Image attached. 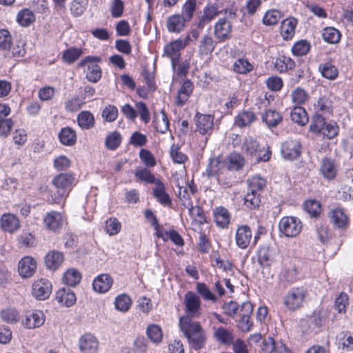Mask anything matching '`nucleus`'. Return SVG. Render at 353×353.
<instances>
[{
  "label": "nucleus",
  "instance_id": "1",
  "mask_svg": "<svg viewBox=\"0 0 353 353\" xmlns=\"http://www.w3.org/2000/svg\"><path fill=\"white\" fill-rule=\"evenodd\" d=\"M179 325L192 348L199 350L205 347L207 336L200 322L193 321L188 316H183L179 319Z\"/></svg>",
  "mask_w": 353,
  "mask_h": 353
},
{
  "label": "nucleus",
  "instance_id": "2",
  "mask_svg": "<svg viewBox=\"0 0 353 353\" xmlns=\"http://www.w3.org/2000/svg\"><path fill=\"white\" fill-rule=\"evenodd\" d=\"M237 8L233 1L224 8V17L219 18L214 25V35L219 43L230 39L232 30V21L237 17Z\"/></svg>",
  "mask_w": 353,
  "mask_h": 353
},
{
  "label": "nucleus",
  "instance_id": "3",
  "mask_svg": "<svg viewBox=\"0 0 353 353\" xmlns=\"http://www.w3.org/2000/svg\"><path fill=\"white\" fill-rule=\"evenodd\" d=\"M75 174L72 172H60L55 175L52 184L56 188L57 192L51 195L50 200L51 203H59L64 196H67L74 185Z\"/></svg>",
  "mask_w": 353,
  "mask_h": 353
},
{
  "label": "nucleus",
  "instance_id": "4",
  "mask_svg": "<svg viewBox=\"0 0 353 353\" xmlns=\"http://www.w3.org/2000/svg\"><path fill=\"white\" fill-rule=\"evenodd\" d=\"M307 290L303 286L290 288L283 298V305L290 311L294 312L304 305Z\"/></svg>",
  "mask_w": 353,
  "mask_h": 353
},
{
  "label": "nucleus",
  "instance_id": "5",
  "mask_svg": "<svg viewBox=\"0 0 353 353\" xmlns=\"http://www.w3.org/2000/svg\"><path fill=\"white\" fill-rule=\"evenodd\" d=\"M309 131L316 135H322L323 138L331 140L339 133V126L334 121H327V119L321 122H311Z\"/></svg>",
  "mask_w": 353,
  "mask_h": 353
},
{
  "label": "nucleus",
  "instance_id": "6",
  "mask_svg": "<svg viewBox=\"0 0 353 353\" xmlns=\"http://www.w3.org/2000/svg\"><path fill=\"white\" fill-rule=\"evenodd\" d=\"M121 112L127 119L131 121H134L138 114L141 121L145 124L148 123L150 121V112L146 104L143 101L137 102L135 108L130 104L126 103L121 106Z\"/></svg>",
  "mask_w": 353,
  "mask_h": 353
},
{
  "label": "nucleus",
  "instance_id": "7",
  "mask_svg": "<svg viewBox=\"0 0 353 353\" xmlns=\"http://www.w3.org/2000/svg\"><path fill=\"white\" fill-rule=\"evenodd\" d=\"M101 59L95 56H87L79 63V68L87 66L85 74L86 79L92 83H97L101 78L102 70L101 66L97 63Z\"/></svg>",
  "mask_w": 353,
  "mask_h": 353
},
{
  "label": "nucleus",
  "instance_id": "8",
  "mask_svg": "<svg viewBox=\"0 0 353 353\" xmlns=\"http://www.w3.org/2000/svg\"><path fill=\"white\" fill-rule=\"evenodd\" d=\"M253 310V305L250 301H245L239 305L236 322V326L241 331L247 332L252 329L253 322L251 316Z\"/></svg>",
  "mask_w": 353,
  "mask_h": 353
},
{
  "label": "nucleus",
  "instance_id": "9",
  "mask_svg": "<svg viewBox=\"0 0 353 353\" xmlns=\"http://www.w3.org/2000/svg\"><path fill=\"white\" fill-rule=\"evenodd\" d=\"M314 110L311 122L319 123L333 114L332 102L326 97H319L314 105Z\"/></svg>",
  "mask_w": 353,
  "mask_h": 353
},
{
  "label": "nucleus",
  "instance_id": "10",
  "mask_svg": "<svg viewBox=\"0 0 353 353\" xmlns=\"http://www.w3.org/2000/svg\"><path fill=\"white\" fill-rule=\"evenodd\" d=\"M279 277L281 282L288 285L298 281V268L295 260L290 257L283 260L282 268Z\"/></svg>",
  "mask_w": 353,
  "mask_h": 353
},
{
  "label": "nucleus",
  "instance_id": "11",
  "mask_svg": "<svg viewBox=\"0 0 353 353\" xmlns=\"http://www.w3.org/2000/svg\"><path fill=\"white\" fill-rule=\"evenodd\" d=\"M279 230L287 237L296 236L302 230L301 220L294 216H284L279 223Z\"/></svg>",
  "mask_w": 353,
  "mask_h": 353
},
{
  "label": "nucleus",
  "instance_id": "12",
  "mask_svg": "<svg viewBox=\"0 0 353 353\" xmlns=\"http://www.w3.org/2000/svg\"><path fill=\"white\" fill-rule=\"evenodd\" d=\"M302 145L296 139H289L281 143V154L283 159L294 161L301 154Z\"/></svg>",
  "mask_w": 353,
  "mask_h": 353
},
{
  "label": "nucleus",
  "instance_id": "13",
  "mask_svg": "<svg viewBox=\"0 0 353 353\" xmlns=\"http://www.w3.org/2000/svg\"><path fill=\"white\" fill-rule=\"evenodd\" d=\"M214 117L210 114L197 112L194 116L196 132L200 134L210 136L212 133Z\"/></svg>",
  "mask_w": 353,
  "mask_h": 353
},
{
  "label": "nucleus",
  "instance_id": "14",
  "mask_svg": "<svg viewBox=\"0 0 353 353\" xmlns=\"http://www.w3.org/2000/svg\"><path fill=\"white\" fill-rule=\"evenodd\" d=\"M328 216L334 227L342 231L346 230L350 225V218L341 207L331 209Z\"/></svg>",
  "mask_w": 353,
  "mask_h": 353
},
{
  "label": "nucleus",
  "instance_id": "15",
  "mask_svg": "<svg viewBox=\"0 0 353 353\" xmlns=\"http://www.w3.org/2000/svg\"><path fill=\"white\" fill-rule=\"evenodd\" d=\"M11 108L8 104L0 103V137H7L12 130L14 121L8 116Z\"/></svg>",
  "mask_w": 353,
  "mask_h": 353
},
{
  "label": "nucleus",
  "instance_id": "16",
  "mask_svg": "<svg viewBox=\"0 0 353 353\" xmlns=\"http://www.w3.org/2000/svg\"><path fill=\"white\" fill-rule=\"evenodd\" d=\"M52 292L51 282L46 279L34 281L32 287V294L38 300L47 299Z\"/></svg>",
  "mask_w": 353,
  "mask_h": 353
},
{
  "label": "nucleus",
  "instance_id": "17",
  "mask_svg": "<svg viewBox=\"0 0 353 353\" xmlns=\"http://www.w3.org/2000/svg\"><path fill=\"white\" fill-rule=\"evenodd\" d=\"M184 304L187 316L192 317L198 316L201 314V300L195 293L188 291L184 296Z\"/></svg>",
  "mask_w": 353,
  "mask_h": 353
},
{
  "label": "nucleus",
  "instance_id": "18",
  "mask_svg": "<svg viewBox=\"0 0 353 353\" xmlns=\"http://www.w3.org/2000/svg\"><path fill=\"white\" fill-rule=\"evenodd\" d=\"M338 168L339 165L335 159L325 157L321 160L319 172L324 179L331 181L336 177Z\"/></svg>",
  "mask_w": 353,
  "mask_h": 353
},
{
  "label": "nucleus",
  "instance_id": "19",
  "mask_svg": "<svg viewBox=\"0 0 353 353\" xmlns=\"http://www.w3.org/2000/svg\"><path fill=\"white\" fill-rule=\"evenodd\" d=\"M37 268L36 260L30 256H23L18 263L19 274L23 279L33 276Z\"/></svg>",
  "mask_w": 353,
  "mask_h": 353
},
{
  "label": "nucleus",
  "instance_id": "20",
  "mask_svg": "<svg viewBox=\"0 0 353 353\" xmlns=\"http://www.w3.org/2000/svg\"><path fill=\"white\" fill-rule=\"evenodd\" d=\"M217 43H219L217 40H214L210 34H204L199 41L197 50L199 57L204 58L211 56Z\"/></svg>",
  "mask_w": 353,
  "mask_h": 353
},
{
  "label": "nucleus",
  "instance_id": "21",
  "mask_svg": "<svg viewBox=\"0 0 353 353\" xmlns=\"http://www.w3.org/2000/svg\"><path fill=\"white\" fill-rule=\"evenodd\" d=\"M183 49V48L177 39L171 41L164 46L163 55H165L170 59L172 66L174 69L180 62L181 51Z\"/></svg>",
  "mask_w": 353,
  "mask_h": 353
},
{
  "label": "nucleus",
  "instance_id": "22",
  "mask_svg": "<svg viewBox=\"0 0 353 353\" xmlns=\"http://www.w3.org/2000/svg\"><path fill=\"white\" fill-rule=\"evenodd\" d=\"M252 238V232L248 225L237 226L235 234L236 245L241 249H246L250 245Z\"/></svg>",
  "mask_w": 353,
  "mask_h": 353
},
{
  "label": "nucleus",
  "instance_id": "23",
  "mask_svg": "<svg viewBox=\"0 0 353 353\" xmlns=\"http://www.w3.org/2000/svg\"><path fill=\"white\" fill-rule=\"evenodd\" d=\"M43 224L48 230L57 232L63 225V216L57 211L47 212L43 217Z\"/></svg>",
  "mask_w": 353,
  "mask_h": 353
},
{
  "label": "nucleus",
  "instance_id": "24",
  "mask_svg": "<svg viewBox=\"0 0 353 353\" xmlns=\"http://www.w3.org/2000/svg\"><path fill=\"white\" fill-rule=\"evenodd\" d=\"M221 14H224V9L219 10L216 3H208L203 8V14L198 23V27L203 28L216 16Z\"/></svg>",
  "mask_w": 353,
  "mask_h": 353
},
{
  "label": "nucleus",
  "instance_id": "25",
  "mask_svg": "<svg viewBox=\"0 0 353 353\" xmlns=\"http://www.w3.org/2000/svg\"><path fill=\"white\" fill-rule=\"evenodd\" d=\"M213 219L219 228L226 229L229 227L231 220V214L225 207L221 205L213 210Z\"/></svg>",
  "mask_w": 353,
  "mask_h": 353
},
{
  "label": "nucleus",
  "instance_id": "26",
  "mask_svg": "<svg viewBox=\"0 0 353 353\" xmlns=\"http://www.w3.org/2000/svg\"><path fill=\"white\" fill-rule=\"evenodd\" d=\"M79 345L81 353H97L98 352L99 342L97 338L90 333L81 336Z\"/></svg>",
  "mask_w": 353,
  "mask_h": 353
},
{
  "label": "nucleus",
  "instance_id": "27",
  "mask_svg": "<svg viewBox=\"0 0 353 353\" xmlns=\"http://www.w3.org/2000/svg\"><path fill=\"white\" fill-rule=\"evenodd\" d=\"M46 320L45 314L41 310H34L26 314L21 320V323L27 329H34L43 325Z\"/></svg>",
  "mask_w": 353,
  "mask_h": 353
},
{
  "label": "nucleus",
  "instance_id": "28",
  "mask_svg": "<svg viewBox=\"0 0 353 353\" xmlns=\"http://www.w3.org/2000/svg\"><path fill=\"white\" fill-rule=\"evenodd\" d=\"M152 188V195L162 205L171 207L172 199L166 192L165 185L161 180L158 181Z\"/></svg>",
  "mask_w": 353,
  "mask_h": 353
},
{
  "label": "nucleus",
  "instance_id": "29",
  "mask_svg": "<svg viewBox=\"0 0 353 353\" xmlns=\"http://www.w3.org/2000/svg\"><path fill=\"white\" fill-rule=\"evenodd\" d=\"M0 226L3 231L12 234L19 230L21 224L17 216L10 213H5L0 219Z\"/></svg>",
  "mask_w": 353,
  "mask_h": 353
},
{
  "label": "nucleus",
  "instance_id": "30",
  "mask_svg": "<svg viewBox=\"0 0 353 353\" xmlns=\"http://www.w3.org/2000/svg\"><path fill=\"white\" fill-rule=\"evenodd\" d=\"M297 20L294 17H288L283 20L279 27V33L285 41L292 39L295 34Z\"/></svg>",
  "mask_w": 353,
  "mask_h": 353
},
{
  "label": "nucleus",
  "instance_id": "31",
  "mask_svg": "<svg viewBox=\"0 0 353 353\" xmlns=\"http://www.w3.org/2000/svg\"><path fill=\"white\" fill-rule=\"evenodd\" d=\"M113 279L109 274L98 275L92 282L93 290L100 294L105 293L112 288Z\"/></svg>",
  "mask_w": 353,
  "mask_h": 353
},
{
  "label": "nucleus",
  "instance_id": "32",
  "mask_svg": "<svg viewBox=\"0 0 353 353\" xmlns=\"http://www.w3.org/2000/svg\"><path fill=\"white\" fill-rule=\"evenodd\" d=\"M189 21L180 14L170 16L166 22V27L170 32L180 33L184 30Z\"/></svg>",
  "mask_w": 353,
  "mask_h": 353
},
{
  "label": "nucleus",
  "instance_id": "33",
  "mask_svg": "<svg viewBox=\"0 0 353 353\" xmlns=\"http://www.w3.org/2000/svg\"><path fill=\"white\" fill-rule=\"evenodd\" d=\"M63 260V254L53 250L47 253L44 258V263L47 269L54 271L61 266Z\"/></svg>",
  "mask_w": 353,
  "mask_h": 353
},
{
  "label": "nucleus",
  "instance_id": "34",
  "mask_svg": "<svg viewBox=\"0 0 353 353\" xmlns=\"http://www.w3.org/2000/svg\"><path fill=\"white\" fill-rule=\"evenodd\" d=\"M194 90V85L190 79L184 81L179 88L175 99L177 106H183L188 100Z\"/></svg>",
  "mask_w": 353,
  "mask_h": 353
},
{
  "label": "nucleus",
  "instance_id": "35",
  "mask_svg": "<svg viewBox=\"0 0 353 353\" xmlns=\"http://www.w3.org/2000/svg\"><path fill=\"white\" fill-rule=\"evenodd\" d=\"M226 168L223 162L219 158L214 157L210 159L205 169V174L208 178L216 177L217 179L223 171H226Z\"/></svg>",
  "mask_w": 353,
  "mask_h": 353
},
{
  "label": "nucleus",
  "instance_id": "36",
  "mask_svg": "<svg viewBox=\"0 0 353 353\" xmlns=\"http://www.w3.org/2000/svg\"><path fill=\"white\" fill-rule=\"evenodd\" d=\"M295 66V61L291 57L284 54H279L274 62V69L279 73H285L294 69Z\"/></svg>",
  "mask_w": 353,
  "mask_h": 353
},
{
  "label": "nucleus",
  "instance_id": "37",
  "mask_svg": "<svg viewBox=\"0 0 353 353\" xmlns=\"http://www.w3.org/2000/svg\"><path fill=\"white\" fill-rule=\"evenodd\" d=\"M303 210L309 214L310 218L318 219L323 212L321 203L316 199H306L303 203Z\"/></svg>",
  "mask_w": 353,
  "mask_h": 353
},
{
  "label": "nucleus",
  "instance_id": "38",
  "mask_svg": "<svg viewBox=\"0 0 353 353\" xmlns=\"http://www.w3.org/2000/svg\"><path fill=\"white\" fill-rule=\"evenodd\" d=\"M254 67V65L245 57L236 59L232 65V70L238 74L247 75L250 73Z\"/></svg>",
  "mask_w": 353,
  "mask_h": 353
},
{
  "label": "nucleus",
  "instance_id": "39",
  "mask_svg": "<svg viewBox=\"0 0 353 353\" xmlns=\"http://www.w3.org/2000/svg\"><path fill=\"white\" fill-rule=\"evenodd\" d=\"M58 138L60 143L65 146H73L75 145L77 140L75 130L69 126L61 129L58 134Z\"/></svg>",
  "mask_w": 353,
  "mask_h": 353
},
{
  "label": "nucleus",
  "instance_id": "40",
  "mask_svg": "<svg viewBox=\"0 0 353 353\" xmlns=\"http://www.w3.org/2000/svg\"><path fill=\"white\" fill-rule=\"evenodd\" d=\"M150 168L139 166L134 171V176L137 181L147 184H155L160 179H157L150 170Z\"/></svg>",
  "mask_w": 353,
  "mask_h": 353
},
{
  "label": "nucleus",
  "instance_id": "41",
  "mask_svg": "<svg viewBox=\"0 0 353 353\" xmlns=\"http://www.w3.org/2000/svg\"><path fill=\"white\" fill-rule=\"evenodd\" d=\"M55 298L60 304L67 307L73 305L77 301L75 294L70 288H66L57 290Z\"/></svg>",
  "mask_w": 353,
  "mask_h": 353
},
{
  "label": "nucleus",
  "instance_id": "42",
  "mask_svg": "<svg viewBox=\"0 0 353 353\" xmlns=\"http://www.w3.org/2000/svg\"><path fill=\"white\" fill-rule=\"evenodd\" d=\"M36 21V16L33 11L29 8L20 10L16 16L17 23L21 27L27 28L30 26Z\"/></svg>",
  "mask_w": 353,
  "mask_h": 353
},
{
  "label": "nucleus",
  "instance_id": "43",
  "mask_svg": "<svg viewBox=\"0 0 353 353\" xmlns=\"http://www.w3.org/2000/svg\"><path fill=\"white\" fill-rule=\"evenodd\" d=\"M256 119L254 112L245 110L240 112L234 118V125L239 128H245L251 125Z\"/></svg>",
  "mask_w": 353,
  "mask_h": 353
},
{
  "label": "nucleus",
  "instance_id": "44",
  "mask_svg": "<svg viewBox=\"0 0 353 353\" xmlns=\"http://www.w3.org/2000/svg\"><path fill=\"white\" fill-rule=\"evenodd\" d=\"M262 121L265 123L269 128H274L282 122L283 117L279 112L268 109L262 114Z\"/></svg>",
  "mask_w": 353,
  "mask_h": 353
},
{
  "label": "nucleus",
  "instance_id": "45",
  "mask_svg": "<svg viewBox=\"0 0 353 353\" xmlns=\"http://www.w3.org/2000/svg\"><path fill=\"white\" fill-rule=\"evenodd\" d=\"M213 336L216 341L227 345L232 344L234 339L232 332L223 327L216 328Z\"/></svg>",
  "mask_w": 353,
  "mask_h": 353
},
{
  "label": "nucleus",
  "instance_id": "46",
  "mask_svg": "<svg viewBox=\"0 0 353 353\" xmlns=\"http://www.w3.org/2000/svg\"><path fill=\"white\" fill-rule=\"evenodd\" d=\"M290 117L293 122L301 126H304L309 120L305 109L299 105H296L292 109Z\"/></svg>",
  "mask_w": 353,
  "mask_h": 353
},
{
  "label": "nucleus",
  "instance_id": "47",
  "mask_svg": "<svg viewBox=\"0 0 353 353\" xmlns=\"http://www.w3.org/2000/svg\"><path fill=\"white\" fill-rule=\"evenodd\" d=\"M145 333L149 340L153 343H161L163 334V330L159 325L154 323L148 325Z\"/></svg>",
  "mask_w": 353,
  "mask_h": 353
},
{
  "label": "nucleus",
  "instance_id": "48",
  "mask_svg": "<svg viewBox=\"0 0 353 353\" xmlns=\"http://www.w3.org/2000/svg\"><path fill=\"white\" fill-rule=\"evenodd\" d=\"M77 123L83 130H90L94 126V115L90 111H82L77 116Z\"/></svg>",
  "mask_w": 353,
  "mask_h": 353
},
{
  "label": "nucleus",
  "instance_id": "49",
  "mask_svg": "<svg viewBox=\"0 0 353 353\" xmlns=\"http://www.w3.org/2000/svg\"><path fill=\"white\" fill-rule=\"evenodd\" d=\"M189 215L195 221L198 225H202L208 223V219L205 216L203 208L200 205L194 206L193 204L188 208Z\"/></svg>",
  "mask_w": 353,
  "mask_h": 353
},
{
  "label": "nucleus",
  "instance_id": "50",
  "mask_svg": "<svg viewBox=\"0 0 353 353\" xmlns=\"http://www.w3.org/2000/svg\"><path fill=\"white\" fill-rule=\"evenodd\" d=\"M83 54L81 48L71 47L63 52L62 61L67 64H72L77 61Z\"/></svg>",
  "mask_w": 353,
  "mask_h": 353
},
{
  "label": "nucleus",
  "instance_id": "51",
  "mask_svg": "<svg viewBox=\"0 0 353 353\" xmlns=\"http://www.w3.org/2000/svg\"><path fill=\"white\" fill-rule=\"evenodd\" d=\"M319 70L321 75L329 80H335L339 76L338 68L330 62L320 64Z\"/></svg>",
  "mask_w": 353,
  "mask_h": 353
},
{
  "label": "nucleus",
  "instance_id": "52",
  "mask_svg": "<svg viewBox=\"0 0 353 353\" xmlns=\"http://www.w3.org/2000/svg\"><path fill=\"white\" fill-rule=\"evenodd\" d=\"M114 304L117 310L126 312L132 305V299L129 295L123 293L116 296Z\"/></svg>",
  "mask_w": 353,
  "mask_h": 353
},
{
  "label": "nucleus",
  "instance_id": "53",
  "mask_svg": "<svg viewBox=\"0 0 353 353\" xmlns=\"http://www.w3.org/2000/svg\"><path fill=\"white\" fill-rule=\"evenodd\" d=\"M196 290L198 294L204 300L211 301L212 303L217 302V296L211 291L210 288L205 283H196Z\"/></svg>",
  "mask_w": 353,
  "mask_h": 353
},
{
  "label": "nucleus",
  "instance_id": "54",
  "mask_svg": "<svg viewBox=\"0 0 353 353\" xmlns=\"http://www.w3.org/2000/svg\"><path fill=\"white\" fill-rule=\"evenodd\" d=\"M292 101L296 105L301 106L308 101L310 95L307 92L301 87H297L291 92Z\"/></svg>",
  "mask_w": 353,
  "mask_h": 353
},
{
  "label": "nucleus",
  "instance_id": "55",
  "mask_svg": "<svg viewBox=\"0 0 353 353\" xmlns=\"http://www.w3.org/2000/svg\"><path fill=\"white\" fill-rule=\"evenodd\" d=\"M339 348L343 351L350 352L353 350V334L347 331L342 332L339 337Z\"/></svg>",
  "mask_w": 353,
  "mask_h": 353
},
{
  "label": "nucleus",
  "instance_id": "56",
  "mask_svg": "<svg viewBox=\"0 0 353 353\" xmlns=\"http://www.w3.org/2000/svg\"><path fill=\"white\" fill-rule=\"evenodd\" d=\"M310 43L305 39L296 41L291 49L292 53L295 57L306 55L310 50Z\"/></svg>",
  "mask_w": 353,
  "mask_h": 353
},
{
  "label": "nucleus",
  "instance_id": "57",
  "mask_svg": "<svg viewBox=\"0 0 353 353\" xmlns=\"http://www.w3.org/2000/svg\"><path fill=\"white\" fill-rule=\"evenodd\" d=\"M18 243L25 248H32L37 245V239L33 232L23 230L18 237Z\"/></svg>",
  "mask_w": 353,
  "mask_h": 353
},
{
  "label": "nucleus",
  "instance_id": "58",
  "mask_svg": "<svg viewBox=\"0 0 353 353\" xmlns=\"http://www.w3.org/2000/svg\"><path fill=\"white\" fill-rule=\"evenodd\" d=\"M81 279V273L75 269L67 270L63 276V282L68 286H76Z\"/></svg>",
  "mask_w": 353,
  "mask_h": 353
},
{
  "label": "nucleus",
  "instance_id": "59",
  "mask_svg": "<svg viewBox=\"0 0 353 353\" xmlns=\"http://www.w3.org/2000/svg\"><path fill=\"white\" fill-rule=\"evenodd\" d=\"M229 170H239L243 168L245 165L244 157L236 152L231 153L228 157Z\"/></svg>",
  "mask_w": 353,
  "mask_h": 353
},
{
  "label": "nucleus",
  "instance_id": "60",
  "mask_svg": "<svg viewBox=\"0 0 353 353\" xmlns=\"http://www.w3.org/2000/svg\"><path fill=\"white\" fill-rule=\"evenodd\" d=\"M281 17V12L279 10H269L264 14L262 23L265 26H274L278 23Z\"/></svg>",
  "mask_w": 353,
  "mask_h": 353
},
{
  "label": "nucleus",
  "instance_id": "61",
  "mask_svg": "<svg viewBox=\"0 0 353 353\" xmlns=\"http://www.w3.org/2000/svg\"><path fill=\"white\" fill-rule=\"evenodd\" d=\"M261 196L257 192L250 190L244 196V205L250 209L255 210L260 206Z\"/></svg>",
  "mask_w": 353,
  "mask_h": 353
},
{
  "label": "nucleus",
  "instance_id": "62",
  "mask_svg": "<svg viewBox=\"0 0 353 353\" xmlns=\"http://www.w3.org/2000/svg\"><path fill=\"white\" fill-rule=\"evenodd\" d=\"M121 134L117 131H114L106 137L105 145L108 150H115L121 145Z\"/></svg>",
  "mask_w": 353,
  "mask_h": 353
},
{
  "label": "nucleus",
  "instance_id": "63",
  "mask_svg": "<svg viewBox=\"0 0 353 353\" xmlns=\"http://www.w3.org/2000/svg\"><path fill=\"white\" fill-rule=\"evenodd\" d=\"M196 10V0H185L181 7V14L189 22L194 17Z\"/></svg>",
  "mask_w": 353,
  "mask_h": 353
},
{
  "label": "nucleus",
  "instance_id": "64",
  "mask_svg": "<svg viewBox=\"0 0 353 353\" xmlns=\"http://www.w3.org/2000/svg\"><path fill=\"white\" fill-rule=\"evenodd\" d=\"M322 37L324 41L327 43H337L341 40V34L337 29L332 27H327L323 29Z\"/></svg>",
  "mask_w": 353,
  "mask_h": 353
}]
</instances>
